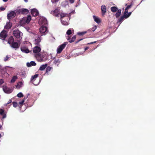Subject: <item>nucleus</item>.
Here are the masks:
<instances>
[{"instance_id":"obj_16","label":"nucleus","mask_w":155,"mask_h":155,"mask_svg":"<svg viewBox=\"0 0 155 155\" xmlns=\"http://www.w3.org/2000/svg\"><path fill=\"white\" fill-rule=\"evenodd\" d=\"M17 12L23 14H26L28 13V11L26 9H22L18 10Z\"/></svg>"},{"instance_id":"obj_11","label":"nucleus","mask_w":155,"mask_h":155,"mask_svg":"<svg viewBox=\"0 0 155 155\" xmlns=\"http://www.w3.org/2000/svg\"><path fill=\"white\" fill-rule=\"evenodd\" d=\"M127 12H124V16L123 17H122L119 20V21L120 22H121V21H122L124 18H128L131 15V12L128 13V15H127L126 13H127Z\"/></svg>"},{"instance_id":"obj_28","label":"nucleus","mask_w":155,"mask_h":155,"mask_svg":"<svg viewBox=\"0 0 155 155\" xmlns=\"http://www.w3.org/2000/svg\"><path fill=\"white\" fill-rule=\"evenodd\" d=\"M76 39V37L75 35L73 36L71 39L68 38V40L70 42H74Z\"/></svg>"},{"instance_id":"obj_4","label":"nucleus","mask_w":155,"mask_h":155,"mask_svg":"<svg viewBox=\"0 0 155 155\" xmlns=\"http://www.w3.org/2000/svg\"><path fill=\"white\" fill-rule=\"evenodd\" d=\"M39 31L42 35H44L48 31L47 28L46 26H42L39 29Z\"/></svg>"},{"instance_id":"obj_23","label":"nucleus","mask_w":155,"mask_h":155,"mask_svg":"<svg viewBox=\"0 0 155 155\" xmlns=\"http://www.w3.org/2000/svg\"><path fill=\"white\" fill-rule=\"evenodd\" d=\"M47 64H45L42 65L39 68V70L41 71H44L45 69L47 67Z\"/></svg>"},{"instance_id":"obj_52","label":"nucleus","mask_w":155,"mask_h":155,"mask_svg":"<svg viewBox=\"0 0 155 155\" xmlns=\"http://www.w3.org/2000/svg\"><path fill=\"white\" fill-rule=\"evenodd\" d=\"M3 1L4 2H6L7 1H8V0H3Z\"/></svg>"},{"instance_id":"obj_58","label":"nucleus","mask_w":155,"mask_h":155,"mask_svg":"<svg viewBox=\"0 0 155 155\" xmlns=\"http://www.w3.org/2000/svg\"><path fill=\"white\" fill-rule=\"evenodd\" d=\"M83 53H81L80 54H82Z\"/></svg>"},{"instance_id":"obj_31","label":"nucleus","mask_w":155,"mask_h":155,"mask_svg":"<svg viewBox=\"0 0 155 155\" xmlns=\"http://www.w3.org/2000/svg\"><path fill=\"white\" fill-rule=\"evenodd\" d=\"M17 76H16L13 77L11 81V83H13L15 82L16 80L17 79Z\"/></svg>"},{"instance_id":"obj_24","label":"nucleus","mask_w":155,"mask_h":155,"mask_svg":"<svg viewBox=\"0 0 155 155\" xmlns=\"http://www.w3.org/2000/svg\"><path fill=\"white\" fill-rule=\"evenodd\" d=\"M4 111L2 109L0 110V118L1 116H2V118L3 119L6 117V115L4 113Z\"/></svg>"},{"instance_id":"obj_35","label":"nucleus","mask_w":155,"mask_h":155,"mask_svg":"<svg viewBox=\"0 0 155 155\" xmlns=\"http://www.w3.org/2000/svg\"><path fill=\"white\" fill-rule=\"evenodd\" d=\"M52 69V68L50 66L47 67L46 70V73H48L49 71H50Z\"/></svg>"},{"instance_id":"obj_10","label":"nucleus","mask_w":155,"mask_h":155,"mask_svg":"<svg viewBox=\"0 0 155 155\" xmlns=\"http://www.w3.org/2000/svg\"><path fill=\"white\" fill-rule=\"evenodd\" d=\"M21 51L23 52L28 53L30 52L31 51H30L28 48L25 46H23L21 48Z\"/></svg>"},{"instance_id":"obj_50","label":"nucleus","mask_w":155,"mask_h":155,"mask_svg":"<svg viewBox=\"0 0 155 155\" xmlns=\"http://www.w3.org/2000/svg\"><path fill=\"white\" fill-rule=\"evenodd\" d=\"M12 102V101L11 100H10L9 101V102L7 103V104H8L10 103H11Z\"/></svg>"},{"instance_id":"obj_55","label":"nucleus","mask_w":155,"mask_h":155,"mask_svg":"<svg viewBox=\"0 0 155 155\" xmlns=\"http://www.w3.org/2000/svg\"><path fill=\"white\" fill-rule=\"evenodd\" d=\"M82 39H80V40H79V41H81V40H82Z\"/></svg>"},{"instance_id":"obj_21","label":"nucleus","mask_w":155,"mask_h":155,"mask_svg":"<svg viewBox=\"0 0 155 155\" xmlns=\"http://www.w3.org/2000/svg\"><path fill=\"white\" fill-rule=\"evenodd\" d=\"M36 64V63L34 61H31L30 63H27V66L28 67H30L31 66H35Z\"/></svg>"},{"instance_id":"obj_43","label":"nucleus","mask_w":155,"mask_h":155,"mask_svg":"<svg viewBox=\"0 0 155 155\" xmlns=\"http://www.w3.org/2000/svg\"><path fill=\"white\" fill-rule=\"evenodd\" d=\"M4 82L3 80L2 79H0V87H1V84H2Z\"/></svg>"},{"instance_id":"obj_29","label":"nucleus","mask_w":155,"mask_h":155,"mask_svg":"<svg viewBox=\"0 0 155 155\" xmlns=\"http://www.w3.org/2000/svg\"><path fill=\"white\" fill-rule=\"evenodd\" d=\"M121 10L120 9L118 10L117 12L116 13L115 15L116 17L118 18V17H119L121 14Z\"/></svg>"},{"instance_id":"obj_19","label":"nucleus","mask_w":155,"mask_h":155,"mask_svg":"<svg viewBox=\"0 0 155 155\" xmlns=\"http://www.w3.org/2000/svg\"><path fill=\"white\" fill-rule=\"evenodd\" d=\"M69 19H68V20H67L66 19H61V22L62 24L64 25H68L69 24L68 21Z\"/></svg>"},{"instance_id":"obj_32","label":"nucleus","mask_w":155,"mask_h":155,"mask_svg":"<svg viewBox=\"0 0 155 155\" xmlns=\"http://www.w3.org/2000/svg\"><path fill=\"white\" fill-rule=\"evenodd\" d=\"M87 32V31L82 32H78L77 33V34L79 35H82L86 33Z\"/></svg>"},{"instance_id":"obj_40","label":"nucleus","mask_w":155,"mask_h":155,"mask_svg":"<svg viewBox=\"0 0 155 155\" xmlns=\"http://www.w3.org/2000/svg\"><path fill=\"white\" fill-rule=\"evenodd\" d=\"M96 29H97V26H94L91 29V30L93 31H94L96 30Z\"/></svg>"},{"instance_id":"obj_22","label":"nucleus","mask_w":155,"mask_h":155,"mask_svg":"<svg viewBox=\"0 0 155 155\" xmlns=\"http://www.w3.org/2000/svg\"><path fill=\"white\" fill-rule=\"evenodd\" d=\"M12 26V23L9 22H7L6 25L5 26V28L7 29H9L11 28Z\"/></svg>"},{"instance_id":"obj_38","label":"nucleus","mask_w":155,"mask_h":155,"mask_svg":"<svg viewBox=\"0 0 155 155\" xmlns=\"http://www.w3.org/2000/svg\"><path fill=\"white\" fill-rule=\"evenodd\" d=\"M71 34V30L70 29L68 30L66 32V34L68 35H70Z\"/></svg>"},{"instance_id":"obj_13","label":"nucleus","mask_w":155,"mask_h":155,"mask_svg":"<svg viewBox=\"0 0 155 155\" xmlns=\"http://www.w3.org/2000/svg\"><path fill=\"white\" fill-rule=\"evenodd\" d=\"M4 91L6 93L9 94L12 91V90L8 88L6 86H4L3 87Z\"/></svg>"},{"instance_id":"obj_7","label":"nucleus","mask_w":155,"mask_h":155,"mask_svg":"<svg viewBox=\"0 0 155 155\" xmlns=\"http://www.w3.org/2000/svg\"><path fill=\"white\" fill-rule=\"evenodd\" d=\"M47 23V21L45 18L41 17L38 21L40 25H46Z\"/></svg>"},{"instance_id":"obj_26","label":"nucleus","mask_w":155,"mask_h":155,"mask_svg":"<svg viewBox=\"0 0 155 155\" xmlns=\"http://www.w3.org/2000/svg\"><path fill=\"white\" fill-rule=\"evenodd\" d=\"M14 42V39L12 37H10L8 39V43L11 45Z\"/></svg>"},{"instance_id":"obj_5","label":"nucleus","mask_w":155,"mask_h":155,"mask_svg":"<svg viewBox=\"0 0 155 155\" xmlns=\"http://www.w3.org/2000/svg\"><path fill=\"white\" fill-rule=\"evenodd\" d=\"M67 43L65 42L58 46L57 49V52L58 54H59L62 51L63 49L67 45Z\"/></svg>"},{"instance_id":"obj_49","label":"nucleus","mask_w":155,"mask_h":155,"mask_svg":"<svg viewBox=\"0 0 155 155\" xmlns=\"http://www.w3.org/2000/svg\"><path fill=\"white\" fill-rule=\"evenodd\" d=\"M88 47H86L84 49V51H86V50H87L88 49Z\"/></svg>"},{"instance_id":"obj_54","label":"nucleus","mask_w":155,"mask_h":155,"mask_svg":"<svg viewBox=\"0 0 155 155\" xmlns=\"http://www.w3.org/2000/svg\"><path fill=\"white\" fill-rule=\"evenodd\" d=\"M2 126L0 125V129L1 128Z\"/></svg>"},{"instance_id":"obj_33","label":"nucleus","mask_w":155,"mask_h":155,"mask_svg":"<svg viewBox=\"0 0 155 155\" xmlns=\"http://www.w3.org/2000/svg\"><path fill=\"white\" fill-rule=\"evenodd\" d=\"M117 10V7H112L111 8V11L113 12H116Z\"/></svg>"},{"instance_id":"obj_2","label":"nucleus","mask_w":155,"mask_h":155,"mask_svg":"<svg viewBox=\"0 0 155 155\" xmlns=\"http://www.w3.org/2000/svg\"><path fill=\"white\" fill-rule=\"evenodd\" d=\"M31 20V17L28 15L27 17L23 18L20 21V24L21 26H23L26 24H28Z\"/></svg>"},{"instance_id":"obj_57","label":"nucleus","mask_w":155,"mask_h":155,"mask_svg":"<svg viewBox=\"0 0 155 155\" xmlns=\"http://www.w3.org/2000/svg\"><path fill=\"white\" fill-rule=\"evenodd\" d=\"M128 12H127V13H126V15H128Z\"/></svg>"},{"instance_id":"obj_30","label":"nucleus","mask_w":155,"mask_h":155,"mask_svg":"<svg viewBox=\"0 0 155 155\" xmlns=\"http://www.w3.org/2000/svg\"><path fill=\"white\" fill-rule=\"evenodd\" d=\"M68 5V2L67 1H64L62 3V5L63 6L65 7L66 5Z\"/></svg>"},{"instance_id":"obj_25","label":"nucleus","mask_w":155,"mask_h":155,"mask_svg":"<svg viewBox=\"0 0 155 155\" xmlns=\"http://www.w3.org/2000/svg\"><path fill=\"white\" fill-rule=\"evenodd\" d=\"M93 18L94 21L97 23H99L101 22V20L98 17L95 16H93Z\"/></svg>"},{"instance_id":"obj_36","label":"nucleus","mask_w":155,"mask_h":155,"mask_svg":"<svg viewBox=\"0 0 155 155\" xmlns=\"http://www.w3.org/2000/svg\"><path fill=\"white\" fill-rule=\"evenodd\" d=\"M17 96L19 98L22 97L23 96V95L21 92H20L18 93L17 95Z\"/></svg>"},{"instance_id":"obj_45","label":"nucleus","mask_w":155,"mask_h":155,"mask_svg":"<svg viewBox=\"0 0 155 155\" xmlns=\"http://www.w3.org/2000/svg\"><path fill=\"white\" fill-rule=\"evenodd\" d=\"M0 9L1 11H4L5 9V8L3 7H1L0 8Z\"/></svg>"},{"instance_id":"obj_9","label":"nucleus","mask_w":155,"mask_h":155,"mask_svg":"<svg viewBox=\"0 0 155 155\" xmlns=\"http://www.w3.org/2000/svg\"><path fill=\"white\" fill-rule=\"evenodd\" d=\"M15 15V12L14 11H11L7 15V18L9 19H12L14 17Z\"/></svg>"},{"instance_id":"obj_39","label":"nucleus","mask_w":155,"mask_h":155,"mask_svg":"<svg viewBox=\"0 0 155 155\" xmlns=\"http://www.w3.org/2000/svg\"><path fill=\"white\" fill-rule=\"evenodd\" d=\"M9 57H8V55H7L4 59V61H7L8 59H9Z\"/></svg>"},{"instance_id":"obj_20","label":"nucleus","mask_w":155,"mask_h":155,"mask_svg":"<svg viewBox=\"0 0 155 155\" xmlns=\"http://www.w3.org/2000/svg\"><path fill=\"white\" fill-rule=\"evenodd\" d=\"M41 41L40 37H38L37 39H35L34 41V44L37 45H38Z\"/></svg>"},{"instance_id":"obj_14","label":"nucleus","mask_w":155,"mask_h":155,"mask_svg":"<svg viewBox=\"0 0 155 155\" xmlns=\"http://www.w3.org/2000/svg\"><path fill=\"white\" fill-rule=\"evenodd\" d=\"M1 38L2 40H4L7 36V32L5 31H3L0 34Z\"/></svg>"},{"instance_id":"obj_46","label":"nucleus","mask_w":155,"mask_h":155,"mask_svg":"<svg viewBox=\"0 0 155 155\" xmlns=\"http://www.w3.org/2000/svg\"><path fill=\"white\" fill-rule=\"evenodd\" d=\"M59 0H51L52 3H55L58 2Z\"/></svg>"},{"instance_id":"obj_27","label":"nucleus","mask_w":155,"mask_h":155,"mask_svg":"<svg viewBox=\"0 0 155 155\" xmlns=\"http://www.w3.org/2000/svg\"><path fill=\"white\" fill-rule=\"evenodd\" d=\"M23 85V83L22 82H19L18 83L16 86L17 88L19 89Z\"/></svg>"},{"instance_id":"obj_12","label":"nucleus","mask_w":155,"mask_h":155,"mask_svg":"<svg viewBox=\"0 0 155 155\" xmlns=\"http://www.w3.org/2000/svg\"><path fill=\"white\" fill-rule=\"evenodd\" d=\"M60 15L61 17V20L62 19H66L68 20V19H69L70 18L69 15L67 14L62 13Z\"/></svg>"},{"instance_id":"obj_53","label":"nucleus","mask_w":155,"mask_h":155,"mask_svg":"<svg viewBox=\"0 0 155 155\" xmlns=\"http://www.w3.org/2000/svg\"><path fill=\"white\" fill-rule=\"evenodd\" d=\"M24 1H25V2H27L28 1V0H24Z\"/></svg>"},{"instance_id":"obj_18","label":"nucleus","mask_w":155,"mask_h":155,"mask_svg":"<svg viewBox=\"0 0 155 155\" xmlns=\"http://www.w3.org/2000/svg\"><path fill=\"white\" fill-rule=\"evenodd\" d=\"M101 10L102 15H104L106 12V8L105 5H103L101 6Z\"/></svg>"},{"instance_id":"obj_42","label":"nucleus","mask_w":155,"mask_h":155,"mask_svg":"<svg viewBox=\"0 0 155 155\" xmlns=\"http://www.w3.org/2000/svg\"><path fill=\"white\" fill-rule=\"evenodd\" d=\"M26 74V73L25 71H23L21 72V76L22 77H25V76Z\"/></svg>"},{"instance_id":"obj_51","label":"nucleus","mask_w":155,"mask_h":155,"mask_svg":"<svg viewBox=\"0 0 155 155\" xmlns=\"http://www.w3.org/2000/svg\"><path fill=\"white\" fill-rule=\"evenodd\" d=\"M7 68H11V69H13V68H11V67H8Z\"/></svg>"},{"instance_id":"obj_6","label":"nucleus","mask_w":155,"mask_h":155,"mask_svg":"<svg viewBox=\"0 0 155 155\" xmlns=\"http://www.w3.org/2000/svg\"><path fill=\"white\" fill-rule=\"evenodd\" d=\"M13 34L14 36L18 38H21L22 35V33L18 30L14 31Z\"/></svg>"},{"instance_id":"obj_44","label":"nucleus","mask_w":155,"mask_h":155,"mask_svg":"<svg viewBox=\"0 0 155 155\" xmlns=\"http://www.w3.org/2000/svg\"><path fill=\"white\" fill-rule=\"evenodd\" d=\"M24 101H25V100H22L21 101L19 102V104L21 105L22 104H23L24 102Z\"/></svg>"},{"instance_id":"obj_1","label":"nucleus","mask_w":155,"mask_h":155,"mask_svg":"<svg viewBox=\"0 0 155 155\" xmlns=\"http://www.w3.org/2000/svg\"><path fill=\"white\" fill-rule=\"evenodd\" d=\"M37 60L39 62H44L48 59V56L45 53H40L38 55L35 57Z\"/></svg>"},{"instance_id":"obj_37","label":"nucleus","mask_w":155,"mask_h":155,"mask_svg":"<svg viewBox=\"0 0 155 155\" xmlns=\"http://www.w3.org/2000/svg\"><path fill=\"white\" fill-rule=\"evenodd\" d=\"M132 6L131 5H129L127 6V8H125V12H128V10Z\"/></svg>"},{"instance_id":"obj_48","label":"nucleus","mask_w":155,"mask_h":155,"mask_svg":"<svg viewBox=\"0 0 155 155\" xmlns=\"http://www.w3.org/2000/svg\"><path fill=\"white\" fill-rule=\"evenodd\" d=\"M96 41L92 42H91V43H88V44H93V43H96Z\"/></svg>"},{"instance_id":"obj_34","label":"nucleus","mask_w":155,"mask_h":155,"mask_svg":"<svg viewBox=\"0 0 155 155\" xmlns=\"http://www.w3.org/2000/svg\"><path fill=\"white\" fill-rule=\"evenodd\" d=\"M38 74H36L33 76H32L31 77V81L36 79L38 77Z\"/></svg>"},{"instance_id":"obj_8","label":"nucleus","mask_w":155,"mask_h":155,"mask_svg":"<svg viewBox=\"0 0 155 155\" xmlns=\"http://www.w3.org/2000/svg\"><path fill=\"white\" fill-rule=\"evenodd\" d=\"M59 13V9L58 8H56L54 10H52L51 12V14L56 17H58Z\"/></svg>"},{"instance_id":"obj_56","label":"nucleus","mask_w":155,"mask_h":155,"mask_svg":"<svg viewBox=\"0 0 155 155\" xmlns=\"http://www.w3.org/2000/svg\"><path fill=\"white\" fill-rule=\"evenodd\" d=\"M1 137V134H0V138Z\"/></svg>"},{"instance_id":"obj_15","label":"nucleus","mask_w":155,"mask_h":155,"mask_svg":"<svg viewBox=\"0 0 155 155\" xmlns=\"http://www.w3.org/2000/svg\"><path fill=\"white\" fill-rule=\"evenodd\" d=\"M31 13L32 15L34 16H36L38 14V12L35 8H33L31 10Z\"/></svg>"},{"instance_id":"obj_17","label":"nucleus","mask_w":155,"mask_h":155,"mask_svg":"<svg viewBox=\"0 0 155 155\" xmlns=\"http://www.w3.org/2000/svg\"><path fill=\"white\" fill-rule=\"evenodd\" d=\"M12 47L14 48H18L19 47V45L16 42H14L10 45Z\"/></svg>"},{"instance_id":"obj_3","label":"nucleus","mask_w":155,"mask_h":155,"mask_svg":"<svg viewBox=\"0 0 155 155\" xmlns=\"http://www.w3.org/2000/svg\"><path fill=\"white\" fill-rule=\"evenodd\" d=\"M41 48L38 46H36L34 47L33 49V52L34 54L35 57L38 55L41 51Z\"/></svg>"},{"instance_id":"obj_47","label":"nucleus","mask_w":155,"mask_h":155,"mask_svg":"<svg viewBox=\"0 0 155 155\" xmlns=\"http://www.w3.org/2000/svg\"><path fill=\"white\" fill-rule=\"evenodd\" d=\"M68 1L71 4H72L74 2V0H68Z\"/></svg>"},{"instance_id":"obj_41","label":"nucleus","mask_w":155,"mask_h":155,"mask_svg":"<svg viewBox=\"0 0 155 155\" xmlns=\"http://www.w3.org/2000/svg\"><path fill=\"white\" fill-rule=\"evenodd\" d=\"M13 106L14 107H16L18 105L17 103L16 102H14L13 103Z\"/></svg>"}]
</instances>
